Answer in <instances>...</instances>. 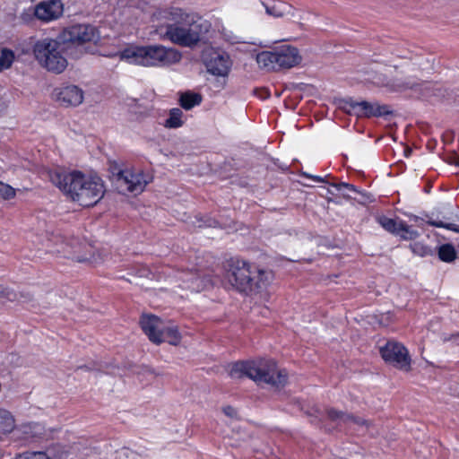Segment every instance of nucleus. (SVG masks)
<instances>
[{
	"instance_id": "1",
	"label": "nucleus",
	"mask_w": 459,
	"mask_h": 459,
	"mask_svg": "<svg viewBox=\"0 0 459 459\" xmlns=\"http://www.w3.org/2000/svg\"><path fill=\"white\" fill-rule=\"evenodd\" d=\"M99 34L94 26L90 24H74L65 28L61 39L63 44L53 39L38 40L33 47V53L39 65L54 74H61L67 67L68 62L63 56L66 52L74 59L80 58L88 52L85 46L96 41Z\"/></svg>"
},
{
	"instance_id": "2",
	"label": "nucleus",
	"mask_w": 459,
	"mask_h": 459,
	"mask_svg": "<svg viewBox=\"0 0 459 459\" xmlns=\"http://www.w3.org/2000/svg\"><path fill=\"white\" fill-rule=\"evenodd\" d=\"M50 181L73 201L84 207L97 204L104 196L103 180L97 176H88L79 170L52 171Z\"/></svg>"
},
{
	"instance_id": "3",
	"label": "nucleus",
	"mask_w": 459,
	"mask_h": 459,
	"mask_svg": "<svg viewBox=\"0 0 459 459\" xmlns=\"http://www.w3.org/2000/svg\"><path fill=\"white\" fill-rule=\"evenodd\" d=\"M121 60L145 67H165L178 63L181 52L163 45L132 46L119 52Z\"/></svg>"
},
{
	"instance_id": "4",
	"label": "nucleus",
	"mask_w": 459,
	"mask_h": 459,
	"mask_svg": "<svg viewBox=\"0 0 459 459\" xmlns=\"http://www.w3.org/2000/svg\"><path fill=\"white\" fill-rule=\"evenodd\" d=\"M271 279V272L260 269L246 260L231 258L230 261L229 281L239 292H258L269 285Z\"/></svg>"
},
{
	"instance_id": "5",
	"label": "nucleus",
	"mask_w": 459,
	"mask_h": 459,
	"mask_svg": "<svg viewBox=\"0 0 459 459\" xmlns=\"http://www.w3.org/2000/svg\"><path fill=\"white\" fill-rule=\"evenodd\" d=\"M231 377H247L256 383H265L274 386L284 385L288 374L285 370H278L277 364L272 359L237 361L230 371Z\"/></svg>"
},
{
	"instance_id": "6",
	"label": "nucleus",
	"mask_w": 459,
	"mask_h": 459,
	"mask_svg": "<svg viewBox=\"0 0 459 459\" xmlns=\"http://www.w3.org/2000/svg\"><path fill=\"white\" fill-rule=\"evenodd\" d=\"M108 171L112 183L121 194H140L152 181V176L143 169L126 167L117 161L110 162Z\"/></svg>"
},
{
	"instance_id": "7",
	"label": "nucleus",
	"mask_w": 459,
	"mask_h": 459,
	"mask_svg": "<svg viewBox=\"0 0 459 459\" xmlns=\"http://www.w3.org/2000/svg\"><path fill=\"white\" fill-rule=\"evenodd\" d=\"M302 61L299 50L291 45L283 44L256 55L258 65L266 71H281L299 65Z\"/></svg>"
},
{
	"instance_id": "8",
	"label": "nucleus",
	"mask_w": 459,
	"mask_h": 459,
	"mask_svg": "<svg viewBox=\"0 0 459 459\" xmlns=\"http://www.w3.org/2000/svg\"><path fill=\"white\" fill-rule=\"evenodd\" d=\"M141 328L153 343L168 342L178 345L181 335L177 327L165 326L160 317L153 315H143L140 320Z\"/></svg>"
},
{
	"instance_id": "9",
	"label": "nucleus",
	"mask_w": 459,
	"mask_h": 459,
	"mask_svg": "<svg viewBox=\"0 0 459 459\" xmlns=\"http://www.w3.org/2000/svg\"><path fill=\"white\" fill-rule=\"evenodd\" d=\"M202 24L175 21L165 24L163 38L181 47L193 48L201 40Z\"/></svg>"
},
{
	"instance_id": "10",
	"label": "nucleus",
	"mask_w": 459,
	"mask_h": 459,
	"mask_svg": "<svg viewBox=\"0 0 459 459\" xmlns=\"http://www.w3.org/2000/svg\"><path fill=\"white\" fill-rule=\"evenodd\" d=\"M382 359L396 368L403 371H410L411 368V359L407 348L398 342H387L380 348Z\"/></svg>"
},
{
	"instance_id": "11",
	"label": "nucleus",
	"mask_w": 459,
	"mask_h": 459,
	"mask_svg": "<svg viewBox=\"0 0 459 459\" xmlns=\"http://www.w3.org/2000/svg\"><path fill=\"white\" fill-rule=\"evenodd\" d=\"M343 109L350 115L358 117H382L393 114L388 105H380L377 102L371 103L366 100L355 101L352 99L343 100Z\"/></svg>"
},
{
	"instance_id": "12",
	"label": "nucleus",
	"mask_w": 459,
	"mask_h": 459,
	"mask_svg": "<svg viewBox=\"0 0 459 459\" xmlns=\"http://www.w3.org/2000/svg\"><path fill=\"white\" fill-rule=\"evenodd\" d=\"M204 63L207 71L216 76H227L231 67L230 56L214 50L204 54Z\"/></svg>"
},
{
	"instance_id": "13",
	"label": "nucleus",
	"mask_w": 459,
	"mask_h": 459,
	"mask_svg": "<svg viewBox=\"0 0 459 459\" xmlns=\"http://www.w3.org/2000/svg\"><path fill=\"white\" fill-rule=\"evenodd\" d=\"M56 100L63 107H77L84 99L83 91L77 85L67 84L55 88Z\"/></svg>"
},
{
	"instance_id": "14",
	"label": "nucleus",
	"mask_w": 459,
	"mask_h": 459,
	"mask_svg": "<svg viewBox=\"0 0 459 459\" xmlns=\"http://www.w3.org/2000/svg\"><path fill=\"white\" fill-rule=\"evenodd\" d=\"M180 279L185 284V289L195 292H200L213 285L212 281L209 275H201L197 271L194 270L183 272Z\"/></svg>"
},
{
	"instance_id": "15",
	"label": "nucleus",
	"mask_w": 459,
	"mask_h": 459,
	"mask_svg": "<svg viewBox=\"0 0 459 459\" xmlns=\"http://www.w3.org/2000/svg\"><path fill=\"white\" fill-rule=\"evenodd\" d=\"M35 16L43 22L56 20L63 14V4L60 0H49L39 3L34 9Z\"/></svg>"
},
{
	"instance_id": "16",
	"label": "nucleus",
	"mask_w": 459,
	"mask_h": 459,
	"mask_svg": "<svg viewBox=\"0 0 459 459\" xmlns=\"http://www.w3.org/2000/svg\"><path fill=\"white\" fill-rule=\"evenodd\" d=\"M327 416L332 420H340L343 423L351 422L359 426H365L366 428L370 426V422L367 420L354 416L352 414L345 413L342 411H337L333 408L327 410Z\"/></svg>"
},
{
	"instance_id": "17",
	"label": "nucleus",
	"mask_w": 459,
	"mask_h": 459,
	"mask_svg": "<svg viewBox=\"0 0 459 459\" xmlns=\"http://www.w3.org/2000/svg\"><path fill=\"white\" fill-rule=\"evenodd\" d=\"M420 83L413 78L394 79L387 83V87L392 91H404L407 90H416Z\"/></svg>"
},
{
	"instance_id": "18",
	"label": "nucleus",
	"mask_w": 459,
	"mask_h": 459,
	"mask_svg": "<svg viewBox=\"0 0 459 459\" xmlns=\"http://www.w3.org/2000/svg\"><path fill=\"white\" fill-rule=\"evenodd\" d=\"M202 102V96L199 93L186 91L180 95L179 104L186 109L190 110Z\"/></svg>"
},
{
	"instance_id": "19",
	"label": "nucleus",
	"mask_w": 459,
	"mask_h": 459,
	"mask_svg": "<svg viewBox=\"0 0 459 459\" xmlns=\"http://www.w3.org/2000/svg\"><path fill=\"white\" fill-rule=\"evenodd\" d=\"M262 4L265 8V13L273 18L282 17L286 13L287 6L284 3H276L274 1L268 3L263 1Z\"/></svg>"
},
{
	"instance_id": "20",
	"label": "nucleus",
	"mask_w": 459,
	"mask_h": 459,
	"mask_svg": "<svg viewBox=\"0 0 459 459\" xmlns=\"http://www.w3.org/2000/svg\"><path fill=\"white\" fill-rule=\"evenodd\" d=\"M438 258L445 263H452L456 259L457 254L452 244H442L437 248Z\"/></svg>"
},
{
	"instance_id": "21",
	"label": "nucleus",
	"mask_w": 459,
	"mask_h": 459,
	"mask_svg": "<svg viewBox=\"0 0 459 459\" xmlns=\"http://www.w3.org/2000/svg\"><path fill=\"white\" fill-rule=\"evenodd\" d=\"M15 426L14 418L10 411L0 408V431L11 433Z\"/></svg>"
},
{
	"instance_id": "22",
	"label": "nucleus",
	"mask_w": 459,
	"mask_h": 459,
	"mask_svg": "<svg viewBox=\"0 0 459 459\" xmlns=\"http://www.w3.org/2000/svg\"><path fill=\"white\" fill-rule=\"evenodd\" d=\"M183 111L180 108H174L169 110V117L165 120L163 126L166 128H178L183 126Z\"/></svg>"
},
{
	"instance_id": "23",
	"label": "nucleus",
	"mask_w": 459,
	"mask_h": 459,
	"mask_svg": "<svg viewBox=\"0 0 459 459\" xmlns=\"http://www.w3.org/2000/svg\"><path fill=\"white\" fill-rule=\"evenodd\" d=\"M395 236L403 240H414L420 236V233L412 226L408 225L403 221H400V227Z\"/></svg>"
},
{
	"instance_id": "24",
	"label": "nucleus",
	"mask_w": 459,
	"mask_h": 459,
	"mask_svg": "<svg viewBox=\"0 0 459 459\" xmlns=\"http://www.w3.org/2000/svg\"><path fill=\"white\" fill-rule=\"evenodd\" d=\"M377 222L387 232L395 236L400 227V221L388 218L385 215H378L376 217Z\"/></svg>"
},
{
	"instance_id": "25",
	"label": "nucleus",
	"mask_w": 459,
	"mask_h": 459,
	"mask_svg": "<svg viewBox=\"0 0 459 459\" xmlns=\"http://www.w3.org/2000/svg\"><path fill=\"white\" fill-rule=\"evenodd\" d=\"M332 186H333L337 191L342 193L343 197L349 199L351 198L349 195L347 194L348 191L354 192L357 194H359L361 195H365L366 193L359 189L356 186L346 183V182H341V183H333L331 184Z\"/></svg>"
},
{
	"instance_id": "26",
	"label": "nucleus",
	"mask_w": 459,
	"mask_h": 459,
	"mask_svg": "<svg viewBox=\"0 0 459 459\" xmlns=\"http://www.w3.org/2000/svg\"><path fill=\"white\" fill-rule=\"evenodd\" d=\"M0 298L5 299L8 301H22V299L26 300V297L22 293H16L13 290L4 287L0 284Z\"/></svg>"
},
{
	"instance_id": "27",
	"label": "nucleus",
	"mask_w": 459,
	"mask_h": 459,
	"mask_svg": "<svg viewBox=\"0 0 459 459\" xmlns=\"http://www.w3.org/2000/svg\"><path fill=\"white\" fill-rule=\"evenodd\" d=\"M409 247L413 254L419 256H428L433 255L432 249L429 246L420 241L411 243Z\"/></svg>"
},
{
	"instance_id": "28",
	"label": "nucleus",
	"mask_w": 459,
	"mask_h": 459,
	"mask_svg": "<svg viewBox=\"0 0 459 459\" xmlns=\"http://www.w3.org/2000/svg\"><path fill=\"white\" fill-rule=\"evenodd\" d=\"M14 60V53L13 50L4 48L0 54V70L9 68Z\"/></svg>"
},
{
	"instance_id": "29",
	"label": "nucleus",
	"mask_w": 459,
	"mask_h": 459,
	"mask_svg": "<svg viewBox=\"0 0 459 459\" xmlns=\"http://www.w3.org/2000/svg\"><path fill=\"white\" fill-rule=\"evenodd\" d=\"M16 195L15 189L8 184L0 181V197L4 200H10Z\"/></svg>"
},
{
	"instance_id": "30",
	"label": "nucleus",
	"mask_w": 459,
	"mask_h": 459,
	"mask_svg": "<svg viewBox=\"0 0 459 459\" xmlns=\"http://www.w3.org/2000/svg\"><path fill=\"white\" fill-rule=\"evenodd\" d=\"M14 459H51L45 452H25L18 455Z\"/></svg>"
},
{
	"instance_id": "31",
	"label": "nucleus",
	"mask_w": 459,
	"mask_h": 459,
	"mask_svg": "<svg viewBox=\"0 0 459 459\" xmlns=\"http://www.w3.org/2000/svg\"><path fill=\"white\" fill-rule=\"evenodd\" d=\"M428 223L437 228H443L459 233V225L455 223H445L441 221L429 220Z\"/></svg>"
},
{
	"instance_id": "32",
	"label": "nucleus",
	"mask_w": 459,
	"mask_h": 459,
	"mask_svg": "<svg viewBox=\"0 0 459 459\" xmlns=\"http://www.w3.org/2000/svg\"><path fill=\"white\" fill-rule=\"evenodd\" d=\"M196 220L199 222L198 227H217L219 222L210 216H196Z\"/></svg>"
},
{
	"instance_id": "33",
	"label": "nucleus",
	"mask_w": 459,
	"mask_h": 459,
	"mask_svg": "<svg viewBox=\"0 0 459 459\" xmlns=\"http://www.w3.org/2000/svg\"><path fill=\"white\" fill-rule=\"evenodd\" d=\"M131 274L138 277H149V275L151 274V271L145 265L137 264L134 268H132Z\"/></svg>"
},
{
	"instance_id": "34",
	"label": "nucleus",
	"mask_w": 459,
	"mask_h": 459,
	"mask_svg": "<svg viewBox=\"0 0 459 459\" xmlns=\"http://www.w3.org/2000/svg\"><path fill=\"white\" fill-rule=\"evenodd\" d=\"M301 176L304 177V178H307L313 179L316 182H318V183H327V184H329L331 186V183H329L327 181V178L329 177V175H327V176L323 178V177H320V176H315V175L309 174L307 172H302Z\"/></svg>"
},
{
	"instance_id": "35",
	"label": "nucleus",
	"mask_w": 459,
	"mask_h": 459,
	"mask_svg": "<svg viewBox=\"0 0 459 459\" xmlns=\"http://www.w3.org/2000/svg\"><path fill=\"white\" fill-rule=\"evenodd\" d=\"M223 411L226 415L230 416V417H233L236 415V411L233 407L231 406H227V407H224L223 408Z\"/></svg>"
},
{
	"instance_id": "36",
	"label": "nucleus",
	"mask_w": 459,
	"mask_h": 459,
	"mask_svg": "<svg viewBox=\"0 0 459 459\" xmlns=\"http://www.w3.org/2000/svg\"><path fill=\"white\" fill-rule=\"evenodd\" d=\"M444 341L445 342L452 341V342H455V343L459 344V333H457L456 334H452L449 337H445Z\"/></svg>"
},
{
	"instance_id": "37",
	"label": "nucleus",
	"mask_w": 459,
	"mask_h": 459,
	"mask_svg": "<svg viewBox=\"0 0 459 459\" xmlns=\"http://www.w3.org/2000/svg\"><path fill=\"white\" fill-rule=\"evenodd\" d=\"M78 368H81V369L86 368V369H88V367H86V366H80Z\"/></svg>"
}]
</instances>
